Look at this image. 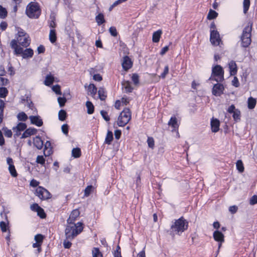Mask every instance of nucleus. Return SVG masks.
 Wrapping results in <instances>:
<instances>
[{
    "label": "nucleus",
    "instance_id": "8",
    "mask_svg": "<svg viewBox=\"0 0 257 257\" xmlns=\"http://www.w3.org/2000/svg\"><path fill=\"white\" fill-rule=\"evenodd\" d=\"M14 54L16 55H21L23 58L27 59L32 58L33 56V50L31 48H27L24 50L23 48H17L14 51Z\"/></svg>",
    "mask_w": 257,
    "mask_h": 257
},
{
    "label": "nucleus",
    "instance_id": "39",
    "mask_svg": "<svg viewBox=\"0 0 257 257\" xmlns=\"http://www.w3.org/2000/svg\"><path fill=\"white\" fill-rule=\"evenodd\" d=\"M250 0H244L243 3V13L244 14H246L250 6Z\"/></svg>",
    "mask_w": 257,
    "mask_h": 257
},
{
    "label": "nucleus",
    "instance_id": "47",
    "mask_svg": "<svg viewBox=\"0 0 257 257\" xmlns=\"http://www.w3.org/2000/svg\"><path fill=\"white\" fill-rule=\"evenodd\" d=\"M8 222L6 223L4 221H1L0 222V227L3 232H6L7 230Z\"/></svg>",
    "mask_w": 257,
    "mask_h": 257
},
{
    "label": "nucleus",
    "instance_id": "11",
    "mask_svg": "<svg viewBox=\"0 0 257 257\" xmlns=\"http://www.w3.org/2000/svg\"><path fill=\"white\" fill-rule=\"evenodd\" d=\"M29 118L30 120L31 123L32 124H34L37 126H41L43 124L42 119L39 115H31Z\"/></svg>",
    "mask_w": 257,
    "mask_h": 257
},
{
    "label": "nucleus",
    "instance_id": "50",
    "mask_svg": "<svg viewBox=\"0 0 257 257\" xmlns=\"http://www.w3.org/2000/svg\"><path fill=\"white\" fill-rule=\"evenodd\" d=\"M58 102L60 107H62L65 105L66 102V99L65 97H59L58 98Z\"/></svg>",
    "mask_w": 257,
    "mask_h": 257
},
{
    "label": "nucleus",
    "instance_id": "42",
    "mask_svg": "<svg viewBox=\"0 0 257 257\" xmlns=\"http://www.w3.org/2000/svg\"><path fill=\"white\" fill-rule=\"evenodd\" d=\"M236 168L237 169L240 173H242L244 171V167L243 163L241 160H238L236 162Z\"/></svg>",
    "mask_w": 257,
    "mask_h": 257
},
{
    "label": "nucleus",
    "instance_id": "20",
    "mask_svg": "<svg viewBox=\"0 0 257 257\" xmlns=\"http://www.w3.org/2000/svg\"><path fill=\"white\" fill-rule=\"evenodd\" d=\"M52 153L51 144L50 141H47L44 145V154L45 156H49Z\"/></svg>",
    "mask_w": 257,
    "mask_h": 257
},
{
    "label": "nucleus",
    "instance_id": "27",
    "mask_svg": "<svg viewBox=\"0 0 257 257\" xmlns=\"http://www.w3.org/2000/svg\"><path fill=\"white\" fill-rule=\"evenodd\" d=\"M218 16L217 13L210 9L207 16L208 20H211L215 19Z\"/></svg>",
    "mask_w": 257,
    "mask_h": 257
},
{
    "label": "nucleus",
    "instance_id": "17",
    "mask_svg": "<svg viewBox=\"0 0 257 257\" xmlns=\"http://www.w3.org/2000/svg\"><path fill=\"white\" fill-rule=\"evenodd\" d=\"M37 130L34 127H29L27 129L23 134L21 138H27L32 135L36 134Z\"/></svg>",
    "mask_w": 257,
    "mask_h": 257
},
{
    "label": "nucleus",
    "instance_id": "12",
    "mask_svg": "<svg viewBox=\"0 0 257 257\" xmlns=\"http://www.w3.org/2000/svg\"><path fill=\"white\" fill-rule=\"evenodd\" d=\"M7 162L9 165V170L11 175L14 177H17L18 174L14 165L13 159L11 158H8L7 159Z\"/></svg>",
    "mask_w": 257,
    "mask_h": 257
},
{
    "label": "nucleus",
    "instance_id": "9",
    "mask_svg": "<svg viewBox=\"0 0 257 257\" xmlns=\"http://www.w3.org/2000/svg\"><path fill=\"white\" fill-rule=\"evenodd\" d=\"M36 195L42 200H46L50 198V193L44 188L39 186L36 190Z\"/></svg>",
    "mask_w": 257,
    "mask_h": 257
},
{
    "label": "nucleus",
    "instance_id": "1",
    "mask_svg": "<svg viewBox=\"0 0 257 257\" xmlns=\"http://www.w3.org/2000/svg\"><path fill=\"white\" fill-rule=\"evenodd\" d=\"M30 43L31 39L29 35L23 30L20 29L16 35V39L11 41L10 46L15 51L17 48L28 47Z\"/></svg>",
    "mask_w": 257,
    "mask_h": 257
},
{
    "label": "nucleus",
    "instance_id": "52",
    "mask_svg": "<svg viewBox=\"0 0 257 257\" xmlns=\"http://www.w3.org/2000/svg\"><path fill=\"white\" fill-rule=\"evenodd\" d=\"M52 90L57 94H61V89L60 86L59 85H55L53 86Z\"/></svg>",
    "mask_w": 257,
    "mask_h": 257
},
{
    "label": "nucleus",
    "instance_id": "6",
    "mask_svg": "<svg viewBox=\"0 0 257 257\" xmlns=\"http://www.w3.org/2000/svg\"><path fill=\"white\" fill-rule=\"evenodd\" d=\"M131 118L130 110L127 108H125L118 117L117 124L119 126H124L129 122Z\"/></svg>",
    "mask_w": 257,
    "mask_h": 257
},
{
    "label": "nucleus",
    "instance_id": "61",
    "mask_svg": "<svg viewBox=\"0 0 257 257\" xmlns=\"http://www.w3.org/2000/svg\"><path fill=\"white\" fill-rule=\"evenodd\" d=\"M250 204L253 205L257 203V196L253 195L250 199L249 201Z\"/></svg>",
    "mask_w": 257,
    "mask_h": 257
},
{
    "label": "nucleus",
    "instance_id": "59",
    "mask_svg": "<svg viewBox=\"0 0 257 257\" xmlns=\"http://www.w3.org/2000/svg\"><path fill=\"white\" fill-rule=\"evenodd\" d=\"M231 84L232 85L236 87H237L239 85V83L237 78L235 76L233 77V79L231 81Z\"/></svg>",
    "mask_w": 257,
    "mask_h": 257
},
{
    "label": "nucleus",
    "instance_id": "54",
    "mask_svg": "<svg viewBox=\"0 0 257 257\" xmlns=\"http://www.w3.org/2000/svg\"><path fill=\"white\" fill-rule=\"evenodd\" d=\"M148 146L151 148H153L154 147V141L153 138L149 137L147 140Z\"/></svg>",
    "mask_w": 257,
    "mask_h": 257
},
{
    "label": "nucleus",
    "instance_id": "36",
    "mask_svg": "<svg viewBox=\"0 0 257 257\" xmlns=\"http://www.w3.org/2000/svg\"><path fill=\"white\" fill-rule=\"evenodd\" d=\"M67 116L66 112L63 109L60 110L58 112L59 119L61 121H64L65 120Z\"/></svg>",
    "mask_w": 257,
    "mask_h": 257
},
{
    "label": "nucleus",
    "instance_id": "3",
    "mask_svg": "<svg viewBox=\"0 0 257 257\" xmlns=\"http://www.w3.org/2000/svg\"><path fill=\"white\" fill-rule=\"evenodd\" d=\"M252 23L249 22L243 29L242 34L241 36V46L242 47H248L251 42V32L252 31Z\"/></svg>",
    "mask_w": 257,
    "mask_h": 257
},
{
    "label": "nucleus",
    "instance_id": "48",
    "mask_svg": "<svg viewBox=\"0 0 257 257\" xmlns=\"http://www.w3.org/2000/svg\"><path fill=\"white\" fill-rule=\"evenodd\" d=\"M132 81L135 85L139 83V77L137 74H133L132 77Z\"/></svg>",
    "mask_w": 257,
    "mask_h": 257
},
{
    "label": "nucleus",
    "instance_id": "57",
    "mask_svg": "<svg viewBox=\"0 0 257 257\" xmlns=\"http://www.w3.org/2000/svg\"><path fill=\"white\" fill-rule=\"evenodd\" d=\"M4 133L6 137L11 138L12 136V132L11 130H9L7 128L4 129Z\"/></svg>",
    "mask_w": 257,
    "mask_h": 257
},
{
    "label": "nucleus",
    "instance_id": "29",
    "mask_svg": "<svg viewBox=\"0 0 257 257\" xmlns=\"http://www.w3.org/2000/svg\"><path fill=\"white\" fill-rule=\"evenodd\" d=\"M96 22H97L98 25H100L103 23H104L105 20L104 19V16L102 14H99L95 18Z\"/></svg>",
    "mask_w": 257,
    "mask_h": 257
},
{
    "label": "nucleus",
    "instance_id": "40",
    "mask_svg": "<svg viewBox=\"0 0 257 257\" xmlns=\"http://www.w3.org/2000/svg\"><path fill=\"white\" fill-rule=\"evenodd\" d=\"M232 113L233 114V118L235 121H238L240 120V112L238 109H236L235 111L232 112Z\"/></svg>",
    "mask_w": 257,
    "mask_h": 257
},
{
    "label": "nucleus",
    "instance_id": "46",
    "mask_svg": "<svg viewBox=\"0 0 257 257\" xmlns=\"http://www.w3.org/2000/svg\"><path fill=\"white\" fill-rule=\"evenodd\" d=\"M36 162L43 165L45 163V159L43 156H38L36 158Z\"/></svg>",
    "mask_w": 257,
    "mask_h": 257
},
{
    "label": "nucleus",
    "instance_id": "58",
    "mask_svg": "<svg viewBox=\"0 0 257 257\" xmlns=\"http://www.w3.org/2000/svg\"><path fill=\"white\" fill-rule=\"evenodd\" d=\"M109 31L110 34L114 37H115L117 36V33L116 32V28L114 27H111L109 29Z\"/></svg>",
    "mask_w": 257,
    "mask_h": 257
},
{
    "label": "nucleus",
    "instance_id": "15",
    "mask_svg": "<svg viewBox=\"0 0 257 257\" xmlns=\"http://www.w3.org/2000/svg\"><path fill=\"white\" fill-rule=\"evenodd\" d=\"M121 65L123 69L127 71L132 67V62L130 58L126 56L123 57Z\"/></svg>",
    "mask_w": 257,
    "mask_h": 257
},
{
    "label": "nucleus",
    "instance_id": "45",
    "mask_svg": "<svg viewBox=\"0 0 257 257\" xmlns=\"http://www.w3.org/2000/svg\"><path fill=\"white\" fill-rule=\"evenodd\" d=\"M27 127V125L24 123H22V122H20L19 123L17 126H16V128L18 131H24L25 129H26Z\"/></svg>",
    "mask_w": 257,
    "mask_h": 257
},
{
    "label": "nucleus",
    "instance_id": "44",
    "mask_svg": "<svg viewBox=\"0 0 257 257\" xmlns=\"http://www.w3.org/2000/svg\"><path fill=\"white\" fill-rule=\"evenodd\" d=\"M7 16L6 9L0 5V18L4 19Z\"/></svg>",
    "mask_w": 257,
    "mask_h": 257
},
{
    "label": "nucleus",
    "instance_id": "26",
    "mask_svg": "<svg viewBox=\"0 0 257 257\" xmlns=\"http://www.w3.org/2000/svg\"><path fill=\"white\" fill-rule=\"evenodd\" d=\"M49 40L52 43H54L56 42L57 39L56 31L54 29L50 30L49 33Z\"/></svg>",
    "mask_w": 257,
    "mask_h": 257
},
{
    "label": "nucleus",
    "instance_id": "16",
    "mask_svg": "<svg viewBox=\"0 0 257 257\" xmlns=\"http://www.w3.org/2000/svg\"><path fill=\"white\" fill-rule=\"evenodd\" d=\"M210 125L212 132L216 133L219 131L220 121L218 119L212 118L210 121Z\"/></svg>",
    "mask_w": 257,
    "mask_h": 257
},
{
    "label": "nucleus",
    "instance_id": "2",
    "mask_svg": "<svg viewBox=\"0 0 257 257\" xmlns=\"http://www.w3.org/2000/svg\"><path fill=\"white\" fill-rule=\"evenodd\" d=\"M82 222L77 223H67L65 230V235L68 240H72L83 230Z\"/></svg>",
    "mask_w": 257,
    "mask_h": 257
},
{
    "label": "nucleus",
    "instance_id": "64",
    "mask_svg": "<svg viewBox=\"0 0 257 257\" xmlns=\"http://www.w3.org/2000/svg\"><path fill=\"white\" fill-rule=\"evenodd\" d=\"M52 20L49 23V27L53 28L52 29H54L56 27V23L55 22V18L53 17L51 18Z\"/></svg>",
    "mask_w": 257,
    "mask_h": 257
},
{
    "label": "nucleus",
    "instance_id": "18",
    "mask_svg": "<svg viewBox=\"0 0 257 257\" xmlns=\"http://www.w3.org/2000/svg\"><path fill=\"white\" fill-rule=\"evenodd\" d=\"M229 72L231 76H234L237 72V67L235 61H231L228 64Z\"/></svg>",
    "mask_w": 257,
    "mask_h": 257
},
{
    "label": "nucleus",
    "instance_id": "62",
    "mask_svg": "<svg viewBox=\"0 0 257 257\" xmlns=\"http://www.w3.org/2000/svg\"><path fill=\"white\" fill-rule=\"evenodd\" d=\"M8 80L4 77H0V86L7 84Z\"/></svg>",
    "mask_w": 257,
    "mask_h": 257
},
{
    "label": "nucleus",
    "instance_id": "13",
    "mask_svg": "<svg viewBox=\"0 0 257 257\" xmlns=\"http://www.w3.org/2000/svg\"><path fill=\"white\" fill-rule=\"evenodd\" d=\"M224 86L223 84L217 83L214 85L212 93L216 96H219L223 93Z\"/></svg>",
    "mask_w": 257,
    "mask_h": 257
},
{
    "label": "nucleus",
    "instance_id": "55",
    "mask_svg": "<svg viewBox=\"0 0 257 257\" xmlns=\"http://www.w3.org/2000/svg\"><path fill=\"white\" fill-rule=\"evenodd\" d=\"M62 132L65 135H67L68 133V125L67 124H64L61 126Z\"/></svg>",
    "mask_w": 257,
    "mask_h": 257
},
{
    "label": "nucleus",
    "instance_id": "22",
    "mask_svg": "<svg viewBox=\"0 0 257 257\" xmlns=\"http://www.w3.org/2000/svg\"><path fill=\"white\" fill-rule=\"evenodd\" d=\"M168 125L171 126L173 128L172 131H176L179 126L177 118L175 117H172L170 118V121L168 122Z\"/></svg>",
    "mask_w": 257,
    "mask_h": 257
},
{
    "label": "nucleus",
    "instance_id": "51",
    "mask_svg": "<svg viewBox=\"0 0 257 257\" xmlns=\"http://www.w3.org/2000/svg\"><path fill=\"white\" fill-rule=\"evenodd\" d=\"M43 236L41 234H38L35 236V240L36 242L39 244H40L43 241Z\"/></svg>",
    "mask_w": 257,
    "mask_h": 257
},
{
    "label": "nucleus",
    "instance_id": "35",
    "mask_svg": "<svg viewBox=\"0 0 257 257\" xmlns=\"http://www.w3.org/2000/svg\"><path fill=\"white\" fill-rule=\"evenodd\" d=\"M88 91L92 95H95L97 92V88L93 84H90L88 87Z\"/></svg>",
    "mask_w": 257,
    "mask_h": 257
},
{
    "label": "nucleus",
    "instance_id": "4",
    "mask_svg": "<svg viewBox=\"0 0 257 257\" xmlns=\"http://www.w3.org/2000/svg\"><path fill=\"white\" fill-rule=\"evenodd\" d=\"M188 223L183 217L175 220L174 223L171 225V229L172 232L180 234L184 232L188 228Z\"/></svg>",
    "mask_w": 257,
    "mask_h": 257
},
{
    "label": "nucleus",
    "instance_id": "49",
    "mask_svg": "<svg viewBox=\"0 0 257 257\" xmlns=\"http://www.w3.org/2000/svg\"><path fill=\"white\" fill-rule=\"evenodd\" d=\"M31 209L35 211H38V210H40L41 211H43V209L41 208L37 204L34 203L31 206Z\"/></svg>",
    "mask_w": 257,
    "mask_h": 257
},
{
    "label": "nucleus",
    "instance_id": "56",
    "mask_svg": "<svg viewBox=\"0 0 257 257\" xmlns=\"http://www.w3.org/2000/svg\"><path fill=\"white\" fill-rule=\"evenodd\" d=\"M71 240H68L67 238L64 240L63 245L65 248H69L70 247L71 245V243L70 242Z\"/></svg>",
    "mask_w": 257,
    "mask_h": 257
},
{
    "label": "nucleus",
    "instance_id": "32",
    "mask_svg": "<svg viewBox=\"0 0 257 257\" xmlns=\"http://www.w3.org/2000/svg\"><path fill=\"white\" fill-rule=\"evenodd\" d=\"M72 156L75 158H79L81 156V150L79 148H74L72 150Z\"/></svg>",
    "mask_w": 257,
    "mask_h": 257
},
{
    "label": "nucleus",
    "instance_id": "23",
    "mask_svg": "<svg viewBox=\"0 0 257 257\" xmlns=\"http://www.w3.org/2000/svg\"><path fill=\"white\" fill-rule=\"evenodd\" d=\"M54 76L51 73H49L46 76L45 80L44 81V84L46 86H50L54 82Z\"/></svg>",
    "mask_w": 257,
    "mask_h": 257
},
{
    "label": "nucleus",
    "instance_id": "38",
    "mask_svg": "<svg viewBox=\"0 0 257 257\" xmlns=\"http://www.w3.org/2000/svg\"><path fill=\"white\" fill-rule=\"evenodd\" d=\"M17 118L19 120L25 121L28 117L24 112H21L17 115Z\"/></svg>",
    "mask_w": 257,
    "mask_h": 257
},
{
    "label": "nucleus",
    "instance_id": "33",
    "mask_svg": "<svg viewBox=\"0 0 257 257\" xmlns=\"http://www.w3.org/2000/svg\"><path fill=\"white\" fill-rule=\"evenodd\" d=\"M98 94L99 95V98L101 100H105L106 95L105 90L102 88H100L98 91Z\"/></svg>",
    "mask_w": 257,
    "mask_h": 257
},
{
    "label": "nucleus",
    "instance_id": "30",
    "mask_svg": "<svg viewBox=\"0 0 257 257\" xmlns=\"http://www.w3.org/2000/svg\"><path fill=\"white\" fill-rule=\"evenodd\" d=\"M255 104L256 100L252 97H250L248 99V107L250 109H252L255 107Z\"/></svg>",
    "mask_w": 257,
    "mask_h": 257
},
{
    "label": "nucleus",
    "instance_id": "14",
    "mask_svg": "<svg viewBox=\"0 0 257 257\" xmlns=\"http://www.w3.org/2000/svg\"><path fill=\"white\" fill-rule=\"evenodd\" d=\"M80 215V212L78 210V209H74L73 210L70 216L68 219L67 220V223H75L74 221H75L76 219Z\"/></svg>",
    "mask_w": 257,
    "mask_h": 257
},
{
    "label": "nucleus",
    "instance_id": "37",
    "mask_svg": "<svg viewBox=\"0 0 257 257\" xmlns=\"http://www.w3.org/2000/svg\"><path fill=\"white\" fill-rule=\"evenodd\" d=\"M5 107L4 101L0 99V123L2 122L3 117L4 108Z\"/></svg>",
    "mask_w": 257,
    "mask_h": 257
},
{
    "label": "nucleus",
    "instance_id": "41",
    "mask_svg": "<svg viewBox=\"0 0 257 257\" xmlns=\"http://www.w3.org/2000/svg\"><path fill=\"white\" fill-rule=\"evenodd\" d=\"M93 190V187L92 185L88 186L84 190L85 196H88L92 193Z\"/></svg>",
    "mask_w": 257,
    "mask_h": 257
},
{
    "label": "nucleus",
    "instance_id": "19",
    "mask_svg": "<svg viewBox=\"0 0 257 257\" xmlns=\"http://www.w3.org/2000/svg\"><path fill=\"white\" fill-rule=\"evenodd\" d=\"M34 145L38 149L41 150L42 149L44 144L43 141L40 137L37 136L33 140Z\"/></svg>",
    "mask_w": 257,
    "mask_h": 257
},
{
    "label": "nucleus",
    "instance_id": "10",
    "mask_svg": "<svg viewBox=\"0 0 257 257\" xmlns=\"http://www.w3.org/2000/svg\"><path fill=\"white\" fill-rule=\"evenodd\" d=\"M210 41L211 44L214 46L219 45L221 42V39L219 37V33L215 30H211L210 31Z\"/></svg>",
    "mask_w": 257,
    "mask_h": 257
},
{
    "label": "nucleus",
    "instance_id": "25",
    "mask_svg": "<svg viewBox=\"0 0 257 257\" xmlns=\"http://www.w3.org/2000/svg\"><path fill=\"white\" fill-rule=\"evenodd\" d=\"M162 33V31L160 30L155 32L153 34V41L155 43H158L160 41Z\"/></svg>",
    "mask_w": 257,
    "mask_h": 257
},
{
    "label": "nucleus",
    "instance_id": "34",
    "mask_svg": "<svg viewBox=\"0 0 257 257\" xmlns=\"http://www.w3.org/2000/svg\"><path fill=\"white\" fill-rule=\"evenodd\" d=\"M86 106L87 109V113L88 114H92L94 112V106L90 101H87L86 103Z\"/></svg>",
    "mask_w": 257,
    "mask_h": 257
},
{
    "label": "nucleus",
    "instance_id": "7",
    "mask_svg": "<svg viewBox=\"0 0 257 257\" xmlns=\"http://www.w3.org/2000/svg\"><path fill=\"white\" fill-rule=\"evenodd\" d=\"M224 71L220 65H216L212 68V74L210 80H214L217 82H220L223 80Z\"/></svg>",
    "mask_w": 257,
    "mask_h": 257
},
{
    "label": "nucleus",
    "instance_id": "5",
    "mask_svg": "<svg viewBox=\"0 0 257 257\" xmlns=\"http://www.w3.org/2000/svg\"><path fill=\"white\" fill-rule=\"evenodd\" d=\"M26 13L30 18L37 19L41 15V10L37 3L31 2L27 6Z\"/></svg>",
    "mask_w": 257,
    "mask_h": 257
},
{
    "label": "nucleus",
    "instance_id": "60",
    "mask_svg": "<svg viewBox=\"0 0 257 257\" xmlns=\"http://www.w3.org/2000/svg\"><path fill=\"white\" fill-rule=\"evenodd\" d=\"M168 72H169V67L168 65H166L165 67L164 72L161 74L160 77L163 78H164L166 77V75L168 73Z\"/></svg>",
    "mask_w": 257,
    "mask_h": 257
},
{
    "label": "nucleus",
    "instance_id": "31",
    "mask_svg": "<svg viewBox=\"0 0 257 257\" xmlns=\"http://www.w3.org/2000/svg\"><path fill=\"white\" fill-rule=\"evenodd\" d=\"M113 140L112 133L110 131H108L105 139V142L107 144H110Z\"/></svg>",
    "mask_w": 257,
    "mask_h": 257
},
{
    "label": "nucleus",
    "instance_id": "63",
    "mask_svg": "<svg viewBox=\"0 0 257 257\" xmlns=\"http://www.w3.org/2000/svg\"><path fill=\"white\" fill-rule=\"evenodd\" d=\"M237 207L235 205L230 206L229 208V211L232 214H234L236 212L237 210Z\"/></svg>",
    "mask_w": 257,
    "mask_h": 257
},
{
    "label": "nucleus",
    "instance_id": "28",
    "mask_svg": "<svg viewBox=\"0 0 257 257\" xmlns=\"http://www.w3.org/2000/svg\"><path fill=\"white\" fill-rule=\"evenodd\" d=\"M93 257H102V254L97 247H94L92 250Z\"/></svg>",
    "mask_w": 257,
    "mask_h": 257
},
{
    "label": "nucleus",
    "instance_id": "24",
    "mask_svg": "<svg viewBox=\"0 0 257 257\" xmlns=\"http://www.w3.org/2000/svg\"><path fill=\"white\" fill-rule=\"evenodd\" d=\"M122 86L126 92H131L133 89L131 86V83L128 81H123L122 82Z\"/></svg>",
    "mask_w": 257,
    "mask_h": 257
},
{
    "label": "nucleus",
    "instance_id": "21",
    "mask_svg": "<svg viewBox=\"0 0 257 257\" xmlns=\"http://www.w3.org/2000/svg\"><path fill=\"white\" fill-rule=\"evenodd\" d=\"M213 237L216 241H220L221 242L223 241V238H224L223 234L221 232H220L218 231H215L214 232ZM221 243H220L219 244V247H220V246L221 245Z\"/></svg>",
    "mask_w": 257,
    "mask_h": 257
},
{
    "label": "nucleus",
    "instance_id": "43",
    "mask_svg": "<svg viewBox=\"0 0 257 257\" xmlns=\"http://www.w3.org/2000/svg\"><path fill=\"white\" fill-rule=\"evenodd\" d=\"M8 93L7 89L5 87H0V97L5 98Z\"/></svg>",
    "mask_w": 257,
    "mask_h": 257
},
{
    "label": "nucleus",
    "instance_id": "53",
    "mask_svg": "<svg viewBox=\"0 0 257 257\" xmlns=\"http://www.w3.org/2000/svg\"><path fill=\"white\" fill-rule=\"evenodd\" d=\"M100 114L102 115L103 119L105 121H108L109 120L110 118H109V117L108 116V115H107V113L106 111H104V110H101L100 111Z\"/></svg>",
    "mask_w": 257,
    "mask_h": 257
}]
</instances>
